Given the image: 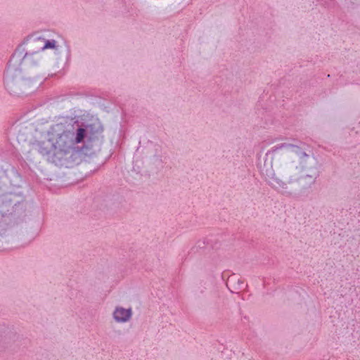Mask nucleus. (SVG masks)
Instances as JSON below:
<instances>
[{
    "label": "nucleus",
    "mask_w": 360,
    "mask_h": 360,
    "mask_svg": "<svg viewBox=\"0 0 360 360\" xmlns=\"http://www.w3.org/2000/svg\"><path fill=\"white\" fill-rule=\"evenodd\" d=\"M73 148V134L65 131L62 124L53 127L39 145V153L53 162L63 160Z\"/></svg>",
    "instance_id": "1"
},
{
    "label": "nucleus",
    "mask_w": 360,
    "mask_h": 360,
    "mask_svg": "<svg viewBox=\"0 0 360 360\" xmlns=\"http://www.w3.org/2000/svg\"><path fill=\"white\" fill-rule=\"evenodd\" d=\"M59 46L58 42L55 39H46L43 37L29 39L27 42V52L20 63V68L25 69L38 64L41 60V51L47 49L56 51ZM20 60V58L18 56H14L12 58L6 72L8 79L20 76V71L18 67Z\"/></svg>",
    "instance_id": "2"
},
{
    "label": "nucleus",
    "mask_w": 360,
    "mask_h": 360,
    "mask_svg": "<svg viewBox=\"0 0 360 360\" xmlns=\"http://www.w3.org/2000/svg\"><path fill=\"white\" fill-rule=\"evenodd\" d=\"M133 316L131 307L125 308L122 306H116L112 311V316L117 323H125L131 321Z\"/></svg>",
    "instance_id": "3"
},
{
    "label": "nucleus",
    "mask_w": 360,
    "mask_h": 360,
    "mask_svg": "<svg viewBox=\"0 0 360 360\" xmlns=\"http://www.w3.org/2000/svg\"><path fill=\"white\" fill-rule=\"evenodd\" d=\"M85 134H86V131H85L84 129L79 128L77 130L75 139H73L74 146L77 143H79L82 142L83 139H84Z\"/></svg>",
    "instance_id": "4"
}]
</instances>
